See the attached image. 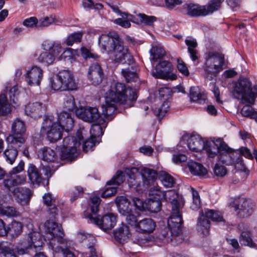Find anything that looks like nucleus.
<instances>
[{"mask_svg":"<svg viewBox=\"0 0 257 257\" xmlns=\"http://www.w3.org/2000/svg\"><path fill=\"white\" fill-rule=\"evenodd\" d=\"M125 174L128 177V184L139 193L145 190L157 178V172L152 169L143 167L139 171L138 168H126L124 172L117 171L115 175L107 182L108 185H119L125 179Z\"/></svg>","mask_w":257,"mask_h":257,"instance_id":"nucleus-1","label":"nucleus"},{"mask_svg":"<svg viewBox=\"0 0 257 257\" xmlns=\"http://www.w3.org/2000/svg\"><path fill=\"white\" fill-rule=\"evenodd\" d=\"M232 94L241 104H245L241 109V114L243 116L254 119L257 122V111H254L251 106L257 98V85H252L248 78H240L234 83Z\"/></svg>","mask_w":257,"mask_h":257,"instance_id":"nucleus-2","label":"nucleus"},{"mask_svg":"<svg viewBox=\"0 0 257 257\" xmlns=\"http://www.w3.org/2000/svg\"><path fill=\"white\" fill-rule=\"evenodd\" d=\"M164 200L171 203L172 210L168 220V225L170 230L172 242L177 241V244L183 240L182 234V225L183 223L181 208L183 205L182 197L174 190L166 192Z\"/></svg>","mask_w":257,"mask_h":257,"instance_id":"nucleus-3","label":"nucleus"},{"mask_svg":"<svg viewBox=\"0 0 257 257\" xmlns=\"http://www.w3.org/2000/svg\"><path fill=\"white\" fill-rule=\"evenodd\" d=\"M99 44L103 52L114 53L116 62L131 65L134 62L132 54L127 48L123 46L119 35L116 33L109 32L108 34H102L98 39Z\"/></svg>","mask_w":257,"mask_h":257,"instance_id":"nucleus-4","label":"nucleus"},{"mask_svg":"<svg viewBox=\"0 0 257 257\" xmlns=\"http://www.w3.org/2000/svg\"><path fill=\"white\" fill-rule=\"evenodd\" d=\"M203 149L209 158L217 156L219 161L226 165H232L234 162L231 154L232 149L221 138L217 139L215 141L206 142Z\"/></svg>","mask_w":257,"mask_h":257,"instance_id":"nucleus-5","label":"nucleus"},{"mask_svg":"<svg viewBox=\"0 0 257 257\" xmlns=\"http://www.w3.org/2000/svg\"><path fill=\"white\" fill-rule=\"evenodd\" d=\"M107 101L113 100L119 104L131 106L137 99L136 91L132 88H126L123 83L117 82L106 93Z\"/></svg>","mask_w":257,"mask_h":257,"instance_id":"nucleus-6","label":"nucleus"},{"mask_svg":"<svg viewBox=\"0 0 257 257\" xmlns=\"http://www.w3.org/2000/svg\"><path fill=\"white\" fill-rule=\"evenodd\" d=\"M44 228L46 234L49 235L48 236L49 239L57 238V241L60 244L59 251L62 253L63 257H76L72 250V242L63 237L64 232L61 226L54 222L47 221L44 223Z\"/></svg>","mask_w":257,"mask_h":257,"instance_id":"nucleus-7","label":"nucleus"},{"mask_svg":"<svg viewBox=\"0 0 257 257\" xmlns=\"http://www.w3.org/2000/svg\"><path fill=\"white\" fill-rule=\"evenodd\" d=\"M51 85L53 90L57 91H72L77 88L73 74L67 70L60 71L51 80Z\"/></svg>","mask_w":257,"mask_h":257,"instance_id":"nucleus-8","label":"nucleus"},{"mask_svg":"<svg viewBox=\"0 0 257 257\" xmlns=\"http://www.w3.org/2000/svg\"><path fill=\"white\" fill-rule=\"evenodd\" d=\"M224 0H211L205 6L189 4L185 6L186 14L192 17L205 16L218 10Z\"/></svg>","mask_w":257,"mask_h":257,"instance_id":"nucleus-9","label":"nucleus"},{"mask_svg":"<svg viewBox=\"0 0 257 257\" xmlns=\"http://www.w3.org/2000/svg\"><path fill=\"white\" fill-rule=\"evenodd\" d=\"M64 129L61 125L55 121L54 116L46 115L42 123L41 130L42 134H46L49 141L52 143L59 140L62 137V133Z\"/></svg>","mask_w":257,"mask_h":257,"instance_id":"nucleus-10","label":"nucleus"},{"mask_svg":"<svg viewBox=\"0 0 257 257\" xmlns=\"http://www.w3.org/2000/svg\"><path fill=\"white\" fill-rule=\"evenodd\" d=\"M205 61L203 65L204 70L211 74L217 73L222 70L224 63V55L216 52L209 51L204 54Z\"/></svg>","mask_w":257,"mask_h":257,"instance_id":"nucleus-11","label":"nucleus"},{"mask_svg":"<svg viewBox=\"0 0 257 257\" xmlns=\"http://www.w3.org/2000/svg\"><path fill=\"white\" fill-rule=\"evenodd\" d=\"M200 216L198 219L197 229L201 232L203 236H207L209 234L210 221L209 219L213 221L220 222L223 220L221 215L218 212L212 210L205 209L204 212H200Z\"/></svg>","mask_w":257,"mask_h":257,"instance_id":"nucleus-12","label":"nucleus"},{"mask_svg":"<svg viewBox=\"0 0 257 257\" xmlns=\"http://www.w3.org/2000/svg\"><path fill=\"white\" fill-rule=\"evenodd\" d=\"M12 129L14 134L9 135L7 137V142L13 143L15 146H24L25 139L23 135L26 130L24 122L17 119L12 124Z\"/></svg>","mask_w":257,"mask_h":257,"instance_id":"nucleus-13","label":"nucleus"},{"mask_svg":"<svg viewBox=\"0 0 257 257\" xmlns=\"http://www.w3.org/2000/svg\"><path fill=\"white\" fill-rule=\"evenodd\" d=\"M115 203L119 213L125 216L126 222L136 228L139 221L137 216L133 214L132 210L129 208L130 203L127 199L123 196L117 197Z\"/></svg>","mask_w":257,"mask_h":257,"instance_id":"nucleus-14","label":"nucleus"},{"mask_svg":"<svg viewBox=\"0 0 257 257\" xmlns=\"http://www.w3.org/2000/svg\"><path fill=\"white\" fill-rule=\"evenodd\" d=\"M76 115L83 120L103 123L105 120L101 117L97 108L92 107H80L76 110Z\"/></svg>","mask_w":257,"mask_h":257,"instance_id":"nucleus-15","label":"nucleus"},{"mask_svg":"<svg viewBox=\"0 0 257 257\" xmlns=\"http://www.w3.org/2000/svg\"><path fill=\"white\" fill-rule=\"evenodd\" d=\"M88 223H93L100 228L105 231L111 229L116 222V216L112 213L103 215L102 217H93L92 215L88 216Z\"/></svg>","mask_w":257,"mask_h":257,"instance_id":"nucleus-16","label":"nucleus"},{"mask_svg":"<svg viewBox=\"0 0 257 257\" xmlns=\"http://www.w3.org/2000/svg\"><path fill=\"white\" fill-rule=\"evenodd\" d=\"M232 207L240 217H246L250 215L252 212V203L249 199L239 198L235 199L232 203Z\"/></svg>","mask_w":257,"mask_h":257,"instance_id":"nucleus-17","label":"nucleus"},{"mask_svg":"<svg viewBox=\"0 0 257 257\" xmlns=\"http://www.w3.org/2000/svg\"><path fill=\"white\" fill-rule=\"evenodd\" d=\"M12 195L19 204L25 206L29 205L33 193V191L28 188L17 187L13 189Z\"/></svg>","mask_w":257,"mask_h":257,"instance_id":"nucleus-18","label":"nucleus"},{"mask_svg":"<svg viewBox=\"0 0 257 257\" xmlns=\"http://www.w3.org/2000/svg\"><path fill=\"white\" fill-rule=\"evenodd\" d=\"M104 77L103 70L99 63H93L89 66L88 78L92 85L95 86L99 85L102 82Z\"/></svg>","mask_w":257,"mask_h":257,"instance_id":"nucleus-19","label":"nucleus"},{"mask_svg":"<svg viewBox=\"0 0 257 257\" xmlns=\"http://www.w3.org/2000/svg\"><path fill=\"white\" fill-rule=\"evenodd\" d=\"M46 109V105L41 102H31L26 105L25 112L27 115L36 119L41 117Z\"/></svg>","mask_w":257,"mask_h":257,"instance_id":"nucleus-20","label":"nucleus"},{"mask_svg":"<svg viewBox=\"0 0 257 257\" xmlns=\"http://www.w3.org/2000/svg\"><path fill=\"white\" fill-rule=\"evenodd\" d=\"M26 81L29 85H39L43 76V71L37 66H33L25 74Z\"/></svg>","mask_w":257,"mask_h":257,"instance_id":"nucleus-21","label":"nucleus"},{"mask_svg":"<svg viewBox=\"0 0 257 257\" xmlns=\"http://www.w3.org/2000/svg\"><path fill=\"white\" fill-rule=\"evenodd\" d=\"M57 124L61 125L64 130L69 132L71 130L74 125V120L71 114L64 110L58 115Z\"/></svg>","mask_w":257,"mask_h":257,"instance_id":"nucleus-22","label":"nucleus"},{"mask_svg":"<svg viewBox=\"0 0 257 257\" xmlns=\"http://www.w3.org/2000/svg\"><path fill=\"white\" fill-rule=\"evenodd\" d=\"M205 142L198 135L190 136L187 140V145L189 150L194 152H199L204 148Z\"/></svg>","mask_w":257,"mask_h":257,"instance_id":"nucleus-23","label":"nucleus"},{"mask_svg":"<svg viewBox=\"0 0 257 257\" xmlns=\"http://www.w3.org/2000/svg\"><path fill=\"white\" fill-rule=\"evenodd\" d=\"M27 174L31 183L34 185H39L44 179L41 171L33 164L29 165Z\"/></svg>","mask_w":257,"mask_h":257,"instance_id":"nucleus-24","label":"nucleus"},{"mask_svg":"<svg viewBox=\"0 0 257 257\" xmlns=\"http://www.w3.org/2000/svg\"><path fill=\"white\" fill-rule=\"evenodd\" d=\"M131 236L129 227L121 224L117 229L114 231V236L115 240L120 243L127 242Z\"/></svg>","mask_w":257,"mask_h":257,"instance_id":"nucleus-25","label":"nucleus"},{"mask_svg":"<svg viewBox=\"0 0 257 257\" xmlns=\"http://www.w3.org/2000/svg\"><path fill=\"white\" fill-rule=\"evenodd\" d=\"M83 140V137L81 131L78 130L76 133V137L68 136L64 138L62 148H70V146H75V148H78L80 147Z\"/></svg>","mask_w":257,"mask_h":257,"instance_id":"nucleus-26","label":"nucleus"},{"mask_svg":"<svg viewBox=\"0 0 257 257\" xmlns=\"http://www.w3.org/2000/svg\"><path fill=\"white\" fill-rule=\"evenodd\" d=\"M105 103L102 106V114L107 120H111L115 116L116 112V104L118 103L113 100L107 101L105 96Z\"/></svg>","mask_w":257,"mask_h":257,"instance_id":"nucleus-27","label":"nucleus"},{"mask_svg":"<svg viewBox=\"0 0 257 257\" xmlns=\"http://www.w3.org/2000/svg\"><path fill=\"white\" fill-rule=\"evenodd\" d=\"M156 224L153 219L144 218L139 221L136 229L142 233H150L154 230Z\"/></svg>","mask_w":257,"mask_h":257,"instance_id":"nucleus-28","label":"nucleus"},{"mask_svg":"<svg viewBox=\"0 0 257 257\" xmlns=\"http://www.w3.org/2000/svg\"><path fill=\"white\" fill-rule=\"evenodd\" d=\"M9 145L7 149L4 152V156L6 161L12 165L15 161L18 155V149L22 146H15L13 143H8Z\"/></svg>","mask_w":257,"mask_h":257,"instance_id":"nucleus-29","label":"nucleus"},{"mask_svg":"<svg viewBox=\"0 0 257 257\" xmlns=\"http://www.w3.org/2000/svg\"><path fill=\"white\" fill-rule=\"evenodd\" d=\"M27 241L28 248L34 247L35 248L41 247L43 242L40 234L37 232H30L28 234Z\"/></svg>","mask_w":257,"mask_h":257,"instance_id":"nucleus-30","label":"nucleus"},{"mask_svg":"<svg viewBox=\"0 0 257 257\" xmlns=\"http://www.w3.org/2000/svg\"><path fill=\"white\" fill-rule=\"evenodd\" d=\"M185 44L187 46L188 52L190 54V58L193 62L197 61V64L198 63L199 53L198 51L196 50V47L198 46L197 43L195 39H186Z\"/></svg>","mask_w":257,"mask_h":257,"instance_id":"nucleus-31","label":"nucleus"},{"mask_svg":"<svg viewBox=\"0 0 257 257\" xmlns=\"http://www.w3.org/2000/svg\"><path fill=\"white\" fill-rule=\"evenodd\" d=\"M189 96L191 102L199 104L204 103L206 99V95L201 92L198 87H191L190 88Z\"/></svg>","mask_w":257,"mask_h":257,"instance_id":"nucleus-32","label":"nucleus"},{"mask_svg":"<svg viewBox=\"0 0 257 257\" xmlns=\"http://www.w3.org/2000/svg\"><path fill=\"white\" fill-rule=\"evenodd\" d=\"M75 146H70V148H62L60 153L62 160L73 161L78 155L77 148Z\"/></svg>","mask_w":257,"mask_h":257,"instance_id":"nucleus-33","label":"nucleus"},{"mask_svg":"<svg viewBox=\"0 0 257 257\" xmlns=\"http://www.w3.org/2000/svg\"><path fill=\"white\" fill-rule=\"evenodd\" d=\"M151 60L157 62L162 59L166 55L164 49L160 46H153L150 50Z\"/></svg>","mask_w":257,"mask_h":257,"instance_id":"nucleus-34","label":"nucleus"},{"mask_svg":"<svg viewBox=\"0 0 257 257\" xmlns=\"http://www.w3.org/2000/svg\"><path fill=\"white\" fill-rule=\"evenodd\" d=\"M191 173L194 175L204 176L207 173V170L203 165L194 161H190L188 164Z\"/></svg>","mask_w":257,"mask_h":257,"instance_id":"nucleus-35","label":"nucleus"},{"mask_svg":"<svg viewBox=\"0 0 257 257\" xmlns=\"http://www.w3.org/2000/svg\"><path fill=\"white\" fill-rule=\"evenodd\" d=\"M161 68H165L168 70H172V65L168 61L164 60L160 61L156 66L155 71L152 72V75L153 77L164 76L166 74V71L163 72L161 70Z\"/></svg>","mask_w":257,"mask_h":257,"instance_id":"nucleus-36","label":"nucleus"},{"mask_svg":"<svg viewBox=\"0 0 257 257\" xmlns=\"http://www.w3.org/2000/svg\"><path fill=\"white\" fill-rule=\"evenodd\" d=\"M39 156L44 161L53 162L56 159L55 152L50 148L45 147L39 152Z\"/></svg>","mask_w":257,"mask_h":257,"instance_id":"nucleus-37","label":"nucleus"},{"mask_svg":"<svg viewBox=\"0 0 257 257\" xmlns=\"http://www.w3.org/2000/svg\"><path fill=\"white\" fill-rule=\"evenodd\" d=\"M8 233L13 237H17L22 232L23 224L21 222L13 221L7 227Z\"/></svg>","mask_w":257,"mask_h":257,"instance_id":"nucleus-38","label":"nucleus"},{"mask_svg":"<svg viewBox=\"0 0 257 257\" xmlns=\"http://www.w3.org/2000/svg\"><path fill=\"white\" fill-rule=\"evenodd\" d=\"M11 111V105L9 103L6 95L0 94V115H6Z\"/></svg>","mask_w":257,"mask_h":257,"instance_id":"nucleus-39","label":"nucleus"},{"mask_svg":"<svg viewBox=\"0 0 257 257\" xmlns=\"http://www.w3.org/2000/svg\"><path fill=\"white\" fill-rule=\"evenodd\" d=\"M146 207L150 212L157 213L161 209L162 202L161 201L150 198L146 203Z\"/></svg>","mask_w":257,"mask_h":257,"instance_id":"nucleus-40","label":"nucleus"},{"mask_svg":"<svg viewBox=\"0 0 257 257\" xmlns=\"http://www.w3.org/2000/svg\"><path fill=\"white\" fill-rule=\"evenodd\" d=\"M159 179L161 180L164 186L167 188L172 187L175 183L174 178L165 172H162L160 173Z\"/></svg>","mask_w":257,"mask_h":257,"instance_id":"nucleus-41","label":"nucleus"},{"mask_svg":"<svg viewBox=\"0 0 257 257\" xmlns=\"http://www.w3.org/2000/svg\"><path fill=\"white\" fill-rule=\"evenodd\" d=\"M37 60L39 62L48 66L53 64L54 61V57L49 51H45L40 54Z\"/></svg>","mask_w":257,"mask_h":257,"instance_id":"nucleus-42","label":"nucleus"},{"mask_svg":"<svg viewBox=\"0 0 257 257\" xmlns=\"http://www.w3.org/2000/svg\"><path fill=\"white\" fill-rule=\"evenodd\" d=\"M165 193L166 192L162 191L160 187H154L150 189L149 195L151 196V198L161 201L162 200H164Z\"/></svg>","mask_w":257,"mask_h":257,"instance_id":"nucleus-43","label":"nucleus"},{"mask_svg":"<svg viewBox=\"0 0 257 257\" xmlns=\"http://www.w3.org/2000/svg\"><path fill=\"white\" fill-rule=\"evenodd\" d=\"M0 214L9 217H15L20 215V212L13 206L1 207Z\"/></svg>","mask_w":257,"mask_h":257,"instance_id":"nucleus-44","label":"nucleus"},{"mask_svg":"<svg viewBox=\"0 0 257 257\" xmlns=\"http://www.w3.org/2000/svg\"><path fill=\"white\" fill-rule=\"evenodd\" d=\"M83 36L82 32H77L69 35L66 40V44L68 46H72L73 44L79 43L81 41Z\"/></svg>","mask_w":257,"mask_h":257,"instance_id":"nucleus-45","label":"nucleus"},{"mask_svg":"<svg viewBox=\"0 0 257 257\" xmlns=\"http://www.w3.org/2000/svg\"><path fill=\"white\" fill-rule=\"evenodd\" d=\"M239 241L241 245L253 247L254 243L250 237V233L248 231H242L239 237Z\"/></svg>","mask_w":257,"mask_h":257,"instance_id":"nucleus-46","label":"nucleus"},{"mask_svg":"<svg viewBox=\"0 0 257 257\" xmlns=\"http://www.w3.org/2000/svg\"><path fill=\"white\" fill-rule=\"evenodd\" d=\"M77 237L80 242L87 241L88 244H94L95 243V237L91 234L87 233L83 230H81L77 233Z\"/></svg>","mask_w":257,"mask_h":257,"instance_id":"nucleus-47","label":"nucleus"},{"mask_svg":"<svg viewBox=\"0 0 257 257\" xmlns=\"http://www.w3.org/2000/svg\"><path fill=\"white\" fill-rule=\"evenodd\" d=\"M64 109L66 111H72L76 109V104L74 97L70 95L66 97L63 104Z\"/></svg>","mask_w":257,"mask_h":257,"instance_id":"nucleus-48","label":"nucleus"},{"mask_svg":"<svg viewBox=\"0 0 257 257\" xmlns=\"http://www.w3.org/2000/svg\"><path fill=\"white\" fill-rule=\"evenodd\" d=\"M58 209L55 204L50 205L47 207V212L48 214V217L49 218V220H47V221H50L54 222L52 220H56L58 216ZM55 223L58 224L59 226H61L59 225L58 223L54 222ZM62 228V227H61Z\"/></svg>","mask_w":257,"mask_h":257,"instance_id":"nucleus-49","label":"nucleus"},{"mask_svg":"<svg viewBox=\"0 0 257 257\" xmlns=\"http://www.w3.org/2000/svg\"><path fill=\"white\" fill-rule=\"evenodd\" d=\"M100 124L97 122V123L93 124L90 130V137L95 138L96 140L103 134V128Z\"/></svg>","mask_w":257,"mask_h":257,"instance_id":"nucleus-50","label":"nucleus"},{"mask_svg":"<svg viewBox=\"0 0 257 257\" xmlns=\"http://www.w3.org/2000/svg\"><path fill=\"white\" fill-rule=\"evenodd\" d=\"M121 18H118L114 20V23L124 28H130L131 26L129 21L130 18L127 16L126 14L122 13L120 14Z\"/></svg>","mask_w":257,"mask_h":257,"instance_id":"nucleus-51","label":"nucleus"},{"mask_svg":"<svg viewBox=\"0 0 257 257\" xmlns=\"http://www.w3.org/2000/svg\"><path fill=\"white\" fill-rule=\"evenodd\" d=\"M193 201L191 205V208L193 210H197L200 207L201 201L198 192L193 188H191Z\"/></svg>","mask_w":257,"mask_h":257,"instance_id":"nucleus-52","label":"nucleus"},{"mask_svg":"<svg viewBox=\"0 0 257 257\" xmlns=\"http://www.w3.org/2000/svg\"><path fill=\"white\" fill-rule=\"evenodd\" d=\"M159 96L164 101H168L172 97V91L169 87H162L159 90Z\"/></svg>","mask_w":257,"mask_h":257,"instance_id":"nucleus-53","label":"nucleus"},{"mask_svg":"<svg viewBox=\"0 0 257 257\" xmlns=\"http://www.w3.org/2000/svg\"><path fill=\"white\" fill-rule=\"evenodd\" d=\"M121 72L127 82L137 81L138 76L136 72H132L128 69H122Z\"/></svg>","mask_w":257,"mask_h":257,"instance_id":"nucleus-54","label":"nucleus"},{"mask_svg":"<svg viewBox=\"0 0 257 257\" xmlns=\"http://www.w3.org/2000/svg\"><path fill=\"white\" fill-rule=\"evenodd\" d=\"M63 51V48L61 47L60 44H54L49 49V52L50 53L54 56V59L55 58H58L60 59V56Z\"/></svg>","mask_w":257,"mask_h":257,"instance_id":"nucleus-55","label":"nucleus"},{"mask_svg":"<svg viewBox=\"0 0 257 257\" xmlns=\"http://www.w3.org/2000/svg\"><path fill=\"white\" fill-rule=\"evenodd\" d=\"M81 54L84 59H93L97 60L99 58V56L91 52L90 50L88 49L85 47H81L80 49Z\"/></svg>","mask_w":257,"mask_h":257,"instance_id":"nucleus-56","label":"nucleus"},{"mask_svg":"<svg viewBox=\"0 0 257 257\" xmlns=\"http://www.w3.org/2000/svg\"><path fill=\"white\" fill-rule=\"evenodd\" d=\"M170 103L168 101H164L162 105L155 111L156 114L159 118H162L168 111L169 108Z\"/></svg>","mask_w":257,"mask_h":257,"instance_id":"nucleus-57","label":"nucleus"},{"mask_svg":"<svg viewBox=\"0 0 257 257\" xmlns=\"http://www.w3.org/2000/svg\"><path fill=\"white\" fill-rule=\"evenodd\" d=\"M55 21V18L52 16L46 17L40 19L38 23V28H43L49 26Z\"/></svg>","mask_w":257,"mask_h":257,"instance_id":"nucleus-58","label":"nucleus"},{"mask_svg":"<svg viewBox=\"0 0 257 257\" xmlns=\"http://www.w3.org/2000/svg\"><path fill=\"white\" fill-rule=\"evenodd\" d=\"M4 186L10 191H13L14 187L17 186L15 182L13 176L10 175L8 178L5 179L3 182Z\"/></svg>","mask_w":257,"mask_h":257,"instance_id":"nucleus-59","label":"nucleus"},{"mask_svg":"<svg viewBox=\"0 0 257 257\" xmlns=\"http://www.w3.org/2000/svg\"><path fill=\"white\" fill-rule=\"evenodd\" d=\"M96 140L90 137L87 139L83 144V150L85 152H87L89 150H91L92 148L95 146Z\"/></svg>","mask_w":257,"mask_h":257,"instance_id":"nucleus-60","label":"nucleus"},{"mask_svg":"<svg viewBox=\"0 0 257 257\" xmlns=\"http://www.w3.org/2000/svg\"><path fill=\"white\" fill-rule=\"evenodd\" d=\"M138 16L140 18L142 22H144L148 26H152L154 22L157 21V18L154 16H149L142 14H140Z\"/></svg>","mask_w":257,"mask_h":257,"instance_id":"nucleus-61","label":"nucleus"},{"mask_svg":"<svg viewBox=\"0 0 257 257\" xmlns=\"http://www.w3.org/2000/svg\"><path fill=\"white\" fill-rule=\"evenodd\" d=\"M177 69L183 75L187 76L189 75V72L186 64L181 58L177 60Z\"/></svg>","mask_w":257,"mask_h":257,"instance_id":"nucleus-62","label":"nucleus"},{"mask_svg":"<svg viewBox=\"0 0 257 257\" xmlns=\"http://www.w3.org/2000/svg\"><path fill=\"white\" fill-rule=\"evenodd\" d=\"M213 171L215 175L218 177H223L226 175L227 172L225 167L218 164H216Z\"/></svg>","mask_w":257,"mask_h":257,"instance_id":"nucleus-63","label":"nucleus"},{"mask_svg":"<svg viewBox=\"0 0 257 257\" xmlns=\"http://www.w3.org/2000/svg\"><path fill=\"white\" fill-rule=\"evenodd\" d=\"M0 257H17L13 250L9 247L1 246Z\"/></svg>","mask_w":257,"mask_h":257,"instance_id":"nucleus-64","label":"nucleus"}]
</instances>
